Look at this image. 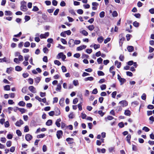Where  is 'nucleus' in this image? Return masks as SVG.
Returning a JSON list of instances; mask_svg holds the SVG:
<instances>
[{
	"mask_svg": "<svg viewBox=\"0 0 154 154\" xmlns=\"http://www.w3.org/2000/svg\"><path fill=\"white\" fill-rule=\"evenodd\" d=\"M118 79L121 83V85H122L126 81L125 79L122 78L119 75H118Z\"/></svg>",
	"mask_w": 154,
	"mask_h": 154,
	"instance_id": "4",
	"label": "nucleus"
},
{
	"mask_svg": "<svg viewBox=\"0 0 154 154\" xmlns=\"http://www.w3.org/2000/svg\"><path fill=\"white\" fill-rule=\"evenodd\" d=\"M39 10V8L36 6H34L32 10L33 11L36 12L37 11Z\"/></svg>",
	"mask_w": 154,
	"mask_h": 154,
	"instance_id": "29",
	"label": "nucleus"
},
{
	"mask_svg": "<svg viewBox=\"0 0 154 154\" xmlns=\"http://www.w3.org/2000/svg\"><path fill=\"white\" fill-rule=\"evenodd\" d=\"M133 25L136 27H138L139 26V23L138 22L135 21L133 23Z\"/></svg>",
	"mask_w": 154,
	"mask_h": 154,
	"instance_id": "50",
	"label": "nucleus"
},
{
	"mask_svg": "<svg viewBox=\"0 0 154 154\" xmlns=\"http://www.w3.org/2000/svg\"><path fill=\"white\" fill-rule=\"evenodd\" d=\"M114 69V66H112L109 69V71L111 73L113 76L115 74V71H113Z\"/></svg>",
	"mask_w": 154,
	"mask_h": 154,
	"instance_id": "15",
	"label": "nucleus"
},
{
	"mask_svg": "<svg viewBox=\"0 0 154 154\" xmlns=\"http://www.w3.org/2000/svg\"><path fill=\"white\" fill-rule=\"evenodd\" d=\"M61 119L60 118L56 120V121L55 122V124L58 127H60V122H61Z\"/></svg>",
	"mask_w": 154,
	"mask_h": 154,
	"instance_id": "13",
	"label": "nucleus"
},
{
	"mask_svg": "<svg viewBox=\"0 0 154 154\" xmlns=\"http://www.w3.org/2000/svg\"><path fill=\"white\" fill-rule=\"evenodd\" d=\"M57 59H60L61 58L63 61H64L66 58V56L65 55L63 54V53L60 52L57 55Z\"/></svg>",
	"mask_w": 154,
	"mask_h": 154,
	"instance_id": "2",
	"label": "nucleus"
},
{
	"mask_svg": "<svg viewBox=\"0 0 154 154\" xmlns=\"http://www.w3.org/2000/svg\"><path fill=\"white\" fill-rule=\"evenodd\" d=\"M61 127L62 129H64L67 128V126H66L65 124L63 122L61 123Z\"/></svg>",
	"mask_w": 154,
	"mask_h": 154,
	"instance_id": "28",
	"label": "nucleus"
},
{
	"mask_svg": "<svg viewBox=\"0 0 154 154\" xmlns=\"http://www.w3.org/2000/svg\"><path fill=\"white\" fill-rule=\"evenodd\" d=\"M29 90L32 92L35 93L36 92L35 88L33 86H31L28 88Z\"/></svg>",
	"mask_w": 154,
	"mask_h": 154,
	"instance_id": "9",
	"label": "nucleus"
},
{
	"mask_svg": "<svg viewBox=\"0 0 154 154\" xmlns=\"http://www.w3.org/2000/svg\"><path fill=\"white\" fill-rule=\"evenodd\" d=\"M18 110L21 112L22 113H25L26 110L24 108H18Z\"/></svg>",
	"mask_w": 154,
	"mask_h": 154,
	"instance_id": "38",
	"label": "nucleus"
},
{
	"mask_svg": "<svg viewBox=\"0 0 154 154\" xmlns=\"http://www.w3.org/2000/svg\"><path fill=\"white\" fill-rule=\"evenodd\" d=\"M64 98H62L60 101V105H63V103L64 101Z\"/></svg>",
	"mask_w": 154,
	"mask_h": 154,
	"instance_id": "54",
	"label": "nucleus"
},
{
	"mask_svg": "<svg viewBox=\"0 0 154 154\" xmlns=\"http://www.w3.org/2000/svg\"><path fill=\"white\" fill-rule=\"evenodd\" d=\"M42 150L44 152H45L47 151V146L45 145H44L43 146L42 148Z\"/></svg>",
	"mask_w": 154,
	"mask_h": 154,
	"instance_id": "59",
	"label": "nucleus"
},
{
	"mask_svg": "<svg viewBox=\"0 0 154 154\" xmlns=\"http://www.w3.org/2000/svg\"><path fill=\"white\" fill-rule=\"evenodd\" d=\"M87 28L90 31L93 30L94 28V26L93 25H91L88 26Z\"/></svg>",
	"mask_w": 154,
	"mask_h": 154,
	"instance_id": "23",
	"label": "nucleus"
},
{
	"mask_svg": "<svg viewBox=\"0 0 154 154\" xmlns=\"http://www.w3.org/2000/svg\"><path fill=\"white\" fill-rule=\"evenodd\" d=\"M23 121L22 120H20L19 121H17L15 125L17 126H20L21 125H23Z\"/></svg>",
	"mask_w": 154,
	"mask_h": 154,
	"instance_id": "11",
	"label": "nucleus"
},
{
	"mask_svg": "<svg viewBox=\"0 0 154 154\" xmlns=\"http://www.w3.org/2000/svg\"><path fill=\"white\" fill-rule=\"evenodd\" d=\"M78 101V100L77 98H75L73 101V103L74 104H76Z\"/></svg>",
	"mask_w": 154,
	"mask_h": 154,
	"instance_id": "64",
	"label": "nucleus"
},
{
	"mask_svg": "<svg viewBox=\"0 0 154 154\" xmlns=\"http://www.w3.org/2000/svg\"><path fill=\"white\" fill-rule=\"evenodd\" d=\"M113 119H114V118L113 117H112V116H107V118H105V120L106 121H107V119H108L109 120H111Z\"/></svg>",
	"mask_w": 154,
	"mask_h": 154,
	"instance_id": "34",
	"label": "nucleus"
},
{
	"mask_svg": "<svg viewBox=\"0 0 154 154\" xmlns=\"http://www.w3.org/2000/svg\"><path fill=\"white\" fill-rule=\"evenodd\" d=\"M61 69L62 72H66L67 69L65 66H62L61 67Z\"/></svg>",
	"mask_w": 154,
	"mask_h": 154,
	"instance_id": "43",
	"label": "nucleus"
},
{
	"mask_svg": "<svg viewBox=\"0 0 154 154\" xmlns=\"http://www.w3.org/2000/svg\"><path fill=\"white\" fill-rule=\"evenodd\" d=\"M105 12L103 11H101L100 13L99 14L100 17V18H103L105 16Z\"/></svg>",
	"mask_w": 154,
	"mask_h": 154,
	"instance_id": "31",
	"label": "nucleus"
},
{
	"mask_svg": "<svg viewBox=\"0 0 154 154\" xmlns=\"http://www.w3.org/2000/svg\"><path fill=\"white\" fill-rule=\"evenodd\" d=\"M45 136V134H41L39 135H38L37 136V137L38 138H42L44 137Z\"/></svg>",
	"mask_w": 154,
	"mask_h": 154,
	"instance_id": "44",
	"label": "nucleus"
},
{
	"mask_svg": "<svg viewBox=\"0 0 154 154\" xmlns=\"http://www.w3.org/2000/svg\"><path fill=\"white\" fill-rule=\"evenodd\" d=\"M97 61L98 63L100 64L102 63L103 59L101 57H100L99 58L97 59Z\"/></svg>",
	"mask_w": 154,
	"mask_h": 154,
	"instance_id": "40",
	"label": "nucleus"
},
{
	"mask_svg": "<svg viewBox=\"0 0 154 154\" xmlns=\"http://www.w3.org/2000/svg\"><path fill=\"white\" fill-rule=\"evenodd\" d=\"M94 78L91 76L85 78L84 79V80L85 81H92L94 80Z\"/></svg>",
	"mask_w": 154,
	"mask_h": 154,
	"instance_id": "18",
	"label": "nucleus"
},
{
	"mask_svg": "<svg viewBox=\"0 0 154 154\" xmlns=\"http://www.w3.org/2000/svg\"><path fill=\"white\" fill-rule=\"evenodd\" d=\"M142 130L146 132H148L149 131V129L147 127L145 126L143 128Z\"/></svg>",
	"mask_w": 154,
	"mask_h": 154,
	"instance_id": "41",
	"label": "nucleus"
},
{
	"mask_svg": "<svg viewBox=\"0 0 154 154\" xmlns=\"http://www.w3.org/2000/svg\"><path fill=\"white\" fill-rule=\"evenodd\" d=\"M14 62H15V63H20L18 59L17 58H14Z\"/></svg>",
	"mask_w": 154,
	"mask_h": 154,
	"instance_id": "57",
	"label": "nucleus"
},
{
	"mask_svg": "<svg viewBox=\"0 0 154 154\" xmlns=\"http://www.w3.org/2000/svg\"><path fill=\"white\" fill-rule=\"evenodd\" d=\"M60 114V112L59 109L57 108L56 109L54 112L55 115L57 116H59Z\"/></svg>",
	"mask_w": 154,
	"mask_h": 154,
	"instance_id": "16",
	"label": "nucleus"
},
{
	"mask_svg": "<svg viewBox=\"0 0 154 154\" xmlns=\"http://www.w3.org/2000/svg\"><path fill=\"white\" fill-rule=\"evenodd\" d=\"M73 83L75 86H78L79 85V83L78 80H74L73 81Z\"/></svg>",
	"mask_w": 154,
	"mask_h": 154,
	"instance_id": "30",
	"label": "nucleus"
},
{
	"mask_svg": "<svg viewBox=\"0 0 154 154\" xmlns=\"http://www.w3.org/2000/svg\"><path fill=\"white\" fill-rule=\"evenodd\" d=\"M83 11L82 9H78L77 10V12L79 14H82L83 13Z\"/></svg>",
	"mask_w": 154,
	"mask_h": 154,
	"instance_id": "52",
	"label": "nucleus"
},
{
	"mask_svg": "<svg viewBox=\"0 0 154 154\" xmlns=\"http://www.w3.org/2000/svg\"><path fill=\"white\" fill-rule=\"evenodd\" d=\"M80 33L85 36H87L88 35V32L85 30H83L80 32Z\"/></svg>",
	"mask_w": 154,
	"mask_h": 154,
	"instance_id": "26",
	"label": "nucleus"
},
{
	"mask_svg": "<svg viewBox=\"0 0 154 154\" xmlns=\"http://www.w3.org/2000/svg\"><path fill=\"white\" fill-rule=\"evenodd\" d=\"M54 63L58 66H60L61 64V63L59 60H54Z\"/></svg>",
	"mask_w": 154,
	"mask_h": 154,
	"instance_id": "36",
	"label": "nucleus"
},
{
	"mask_svg": "<svg viewBox=\"0 0 154 154\" xmlns=\"http://www.w3.org/2000/svg\"><path fill=\"white\" fill-rule=\"evenodd\" d=\"M11 141H8L7 142L6 145L8 147H10L11 146Z\"/></svg>",
	"mask_w": 154,
	"mask_h": 154,
	"instance_id": "49",
	"label": "nucleus"
},
{
	"mask_svg": "<svg viewBox=\"0 0 154 154\" xmlns=\"http://www.w3.org/2000/svg\"><path fill=\"white\" fill-rule=\"evenodd\" d=\"M32 138V136L29 134H26L25 136V139L27 141L30 140Z\"/></svg>",
	"mask_w": 154,
	"mask_h": 154,
	"instance_id": "12",
	"label": "nucleus"
},
{
	"mask_svg": "<svg viewBox=\"0 0 154 154\" xmlns=\"http://www.w3.org/2000/svg\"><path fill=\"white\" fill-rule=\"evenodd\" d=\"M110 40L111 38H107L104 40V42L105 44H106L108 42H109L110 41Z\"/></svg>",
	"mask_w": 154,
	"mask_h": 154,
	"instance_id": "39",
	"label": "nucleus"
},
{
	"mask_svg": "<svg viewBox=\"0 0 154 154\" xmlns=\"http://www.w3.org/2000/svg\"><path fill=\"white\" fill-rule=\"evenodd\" d=\"M92 51V50L91 49H87L86 50V52L88 54H91Z\"/></svg>",
	"mask_w": 154,
	"mask_h": 154,
	"instance_id": "61",
	"label": "nucleus"
},
{
	"mask_svg": "<svg viewBox=\"0 0 154 154\" xmlns=\"http://www.w3.org/2000/svg\"><path fill=\"white\" fill-rule=\"evenodd\" d=\"M112 16L114 17H116L118 16V13L116 11H114L112 13Z\"/></svg>",
	"mask_w": 154,
	"mask_h": 154,
	"instance_id": "42",
	"label": "nucleus"
},
{
	"mask_svg": "<svg viewBox=\"0 0 154 154\" xmlns=\"http://www.w3.org/2000/svg\"><path fill=\"white\" fill-rule=\"evenodd\" d=\"M119 104L122 107H125L128 105V102L125 100H123L119 102Z\"/></svg>",
	"mask_w": 154,
	"mask_h": 154,
	"instance_id": "3",
	"label": "nucleus"
},
{
	"mask_svg": "<svg viewBox=\"0 0 154 154\" xmlns=\"http://www.w3.org/2000/svg\"><path fill=\"white\" fill-rule=\"evenodd\" d=\"M81 41L79 40H75L74 41L75 45H78L80 43Z\"/></svg>",
	"mask_w": 154,
	"mask_h": 154,
	"instance_id": "58",
	"label": "nucleus"
},
{
	"mask_svg": "<svg viewBox=\"0 0 154 154\" xmlns=\"http://www.w3.org/2000/svg\"><path fill=\"white\" fill-rule=\"evenodd\" d=\"M52 120L51 119H49L48 120L46 123V125L47 126H50L52 125Z\"/></svg>",
	"mask_w": 154,
	"mask_h": 154,
	"instance_id": "22",
	"label": "nucleus"
},
{
	"mask_svg": "<svg viewBox=\"0 0 154 154\" xmlns=\"http://www.w3.org/2000/svg\"><path fill=\"white\" fill-rule=\"evenodd\" d=\"M16 132L18 136H20L21 135L22 133L20 130H17L16 131Z\"/></svg>",
	"mask_w": 154,
	"mask_h": 154,
	"instance_id": "56",
	"label": "nucleus"
},
{
	"mask_svg": "<svg viewBox=\"0 0 154 154\" xmlns=\"http://www.w3.org/2000/svg\"><path fill=\"white\" fill-rule=\"evenodd\" d=\"M97 74L99 76H102L104 75V73L102 71H98Z\"/></svg>",
	"mask_w": 154,
	"mask_h": 154,
	"instance_id": "37",
	"label": "nucleus"
},
{
	"mask_svg": "<svg viewBox=\"0 0 154 154\" xmlns=\"http://www.w3.org/2000/svg\"><path fill=\"white\" fill-rule=\"evenodd\" d=\"M119 37H120L119 40L120 41H123L124 40V38L122 37V34H121L119 35Z\"/></svg>",
	"mask_w": 154,
	"mask_h": 154,
	"instance_id": "45",
	"label": "nucleus"
},
{
	"mask_svg": "<svg viewBox=\"0 0 154 154\" xmlns=\"http://www.w3.org/2000/svg\"><path fill=\"white\" fill-rule=\"evenodd\" d=\"M29 130V129L28 126H26L24 128V131L25 132H27Z\"/></svg>",
	"mask_w": 154,
	"mask_h": 154,
	"instance_id": "51",
	"label": "nucleus"
},
{
	"mask_svg": "<svg viewBox=\"0 0 154 154\" xmlns=\"http://www.w3.org/2000/svg\"><path fill=\"white\" fill-rule=\"evenodd\" d=\"M30 19V17L28 16H25V19L26 21H27Z\"/></svg>",
	"mask_w": 154,
	"mask_h": 154,
	"instance_id": "53",
	"label": "nucleus"
},
{
	"mask_svg": "<svg viewBox=\"0 0 154 154\" xmlns=\"http://www.w3.org/2000/svg\"><path fill=\"white\" fill-rule=\"evenodd\" d=\"M124 114L127 116H130L131 114V112L129 110H125Z\"/></svg>",
	"mask_w": 154,
	"mask_h": 154,
	"instance_id": "19",
	"label": "nucleus"
},
{
	"mask_svg": "<svg viewBox=\"0 0 154 154\" xmlns=\"http://www.w3.org/2000/svg\"><path fill=\"white\" fill-rule=\"evenodd\" d=\"M63 135V132L61 130L58 131L57 132V136L58 139H60Z\"/></svg>",
	"mask_w": 154,
	"mask_h": 154,
	"instance_id": "6",
	"label": "nucleus"
},
{
	"mask_svg": "<svg viewBox=\"0 0 154 154\" xmlns=\"http://www.w3.org/2000/svg\"><path fill=\"white\" fill-rule=\"evenodd\" d=\"M118 126L120 128H122L124 127V124L122 122H121L119 123Z\"/></svg>",
	"mask_w": 154,
	"mask_h": 154,
	"instance_id": "55",
	"label": "nucleus"
},
{
	"mask_svg": "<svg viewBox=\"0 0 154 154\" xmlns=\"http://www.w3.org/2000/svg\"><path fill=\"white\" fill-rule=\"evenodd\" d=\"M35 82L37 83H38L39 82L40 80V79L39 77H37L35 79Z\"/></svg>",
	"mask_w": 154,
	"mask_h": 154,
	"instance_id": "63",
	"label": "nucleus"
},
{
	"mask_svg": "<svg viewBox=\"0 0 154 154\" xmlns=\"http://www.w3.org/2000/svg\"><path fill=\"white\" fill-rule=\"evenodd\" d=\"M12 14V12L10 11H6L5 12V14L6 16H11Z\"/></svg>",
	"mask_w": 154,
	"mask_h": 154,
	"instance_id": "14",
	"label": "nucleus"
},
{
	"mask_svg": "<svg viewBox=\"0 0 154 154\" xmlns=\"http://www.w3.org/2000/svg\"><path fill=\"white\" fill-rule=\"evenodd\" d=\"M134 49L133 47L131 46H128L127 47V49L129 52H132L133 51Z\"/></svg>",
	"mask_w": 154,
	"mask_h": 154,
	"instance_id": "20",
	"label": "nucleus"
},
{
	"mask_svg": "<svg viewBox=\"0 0 154 154\" xmlns=\"http://www.w3.org/2000/svg\"><path fill=\"white\" fill-rule=\"evenodd\" d=\"M30 44L29 42H27L25 43L24 46L25 47H27L30 46Z\"/></svg>",
	"mask_w": 154,
	"mask_h": 154,
	"instance_id": "46",
	"label": "nucleus"
},
{
	"mask_svg": "<svg viewBox=\"0 0 154 154\" xmlns=\"http://www.w3.org/2000/svg\"><path fill=\"white\" fill-rule=\"evenodd\" d=\"M66 140L68 142L69 144H71L73 143V139L72 138H68L66 139Z\"/></svg>",
	"mask_w": 154,
	"mask_h": 154,
	"instance_id": "17",
	"label": "nucleus"
},
{
	"mask_svg": "<svg viewBox=\"0 0 154 154\" xmlns=\"http://www.w3.org/2000/svg\"><path fill=\"white\" fill-rule=\"evenodd\" d=\"M61 88V86L60 84H58L57 85V87L56 88V90L57 91H60V90Z\"/></svg>",
	"mask_w": 154,
	"mask_h": 154,
	"instance_id": "32",
	"label": "nucleus"
},
{
	"mask_svg": "<svg viewBox=\"0 0 154 154\" xmlns=\"http://www.w3.org/2000/svg\"><path fill=\"white\" fill-rule=\"evenodd\" d=\"M25 103L23 101H20L18 103V105L20 106H24L25 105Z\"/></svg>",
	"mask_w": 154,
	"mask_h": 154,
	"instance_id": "25",
	"label": "nucleus"
},
{
	"mask_svg": "<svg viewBox=\"0 0 154 154\" xmlns=\"http://www.w3.org/2000/svg\"><path fill=\"white\" fill-rule=\"evenodd\" d=\"M131 138V135L130 134H128L126 137L127 141L129 143H130V140Z\"/></svg>",
	"mask_w": 154,
	"mask_h": 154,
	"instance_id": "27",
	"label": "nucleus"
},
{
	"mask_svg": "<svg viewBox=\"0 0 154 154\" xmlns=\"http://www.w3.org/2000/svg\"><path fill=\"white\" fill-rule=\"evenodd\" d=\"M92 5L93 6L92 7V9L94 10H96L97 9V6L99 5V4L96 2H94L92 3Z\"/></svg>",
	"mask_w": 154,
	"mask_h": 154,
	"instance_id": "8",
	"label": "nucleus"
},
{
	"mask_svg": "<svg viewBox=\"0 0 154 154\" xmlns=\"http://www.w3.org/2000/svg\"><path fill=\"white\" fill-rule=\"evenodd\" d=\"M115 64L118 68H119L121 66V63L120 62H118L117 60H116L115 61Z\"/></svg>",
	"mask_w": 154,
	"mask_h": 154,
	"instance_id": "21",
	"label": "nucleus"
},
{
	"mask_svg": "<svg viewBox=\"0 0 154 154\" xmlns=\"http://www.w3.org/2000/svg\"><path fill=\"white\" fill-rule=\"evenodd\" d=\"M86 47V46L85 45H81L77 48V50L78 51H80L83 49H85Z\"/></svg>",
	"mask_w": 154,
	"mask_h": 154,
	"instance_id": "10",
	"label": "nucleus"
},
{
	"mask_svg": "<svg viewBox=\"0 0 154 154\" xmlns=\"http://www.w3.org/2000/svg\"><path fill=\"white\" fill-rule=\"evenodd\" d=\"M49 35V33L48 32H45L44 34H42L40 35V37L42 39L43 38H46L47 37H48Z\"/></svg>",
	"mask_w": 154,
	"mask_h": 154,
	"instance_id": "7",
	"label": "nucleus"
},
{
	"mask_svg": "<svg viewBox=\"0 0 154 154\" xmlns=\"http://www.w3.org/2000/svg\"><path fill=\"white\" fill-rule=\"evenodd\" d=\"M97 40L99 43H101L103 40V38L102 36L98 38Z\"/></svg>",
	"mask_w": 154,
	"mask_h": 154,
	"instance_id": "24",
	"label": "nucleus"
},
{
	"mask_svg": "<svg viewBox=\"0 0 154 154\" xmlns=\"http://www.w3.org/2000/svg\"><path fill=\"white\" fill-rule=\"evenodd\" d=\"M15 69L17 71H20L22 70V68L19 66H17L15 67Z\"/></svg>",
	"mask_w": 154,
	"mask_h": 154,
	"instance_id": "33",
	"label": "nucleus"
},
{
	"mask_svg": "<svg viewBox=\"0 0 154 154\" xmlns=\"http://www.w3.org/2000/svg\"><path fill=\"white\" fill-rule=\"evenodd\" d=\"M4 90L6 91H9L10 90V86L8 85H6L4 87Z\"/></svg>",
	"mask_w": 154,
	"mask_h": 154,
	"instance_id": "35",
	"label": "nucleus"
},
{
	"mask_svg": "<svg viewBox=\"0 0 154 154\" xmlns=\"http://www.w3.org/2000/svg\"><path fill=\"white\" fill-rule=\"evenodd\" d=\"M68 44L70 47H72L74 46V40L72 39H70L68 42Z\"/></svg>",
	"mask_w": 154,
	"mask_h": 154,
	"instance_id": "5",
	"label": "nucleus"
},
{
	"mask_svg": "<svg viewBox=\"0 0 154 154\" xmlns=\"http://www.w3.org/2000/svg\"><path fill=\"white\" fill-rule=\"evenodd\" d=\"M69 12L72 15H75V13L73 9H71L69 10Z\"/></svg>",
	"mask_w": 154,
	"mask_h": 154,
	"instance_id": "62",
	"label": "nucleus"
},
{
	"mask_svg": "<svg viewBox=\"0 0 154 154\" xmlns=\"http://www.w3.org/2000/svg\"><path fill=\"white\" fill-rule=\"evenodd\" d=\"M117 94V92L116 91L113 92L112 94V97L113 98H115Z\"/></svg>",
	"mask_w": 154,
	"mask_h": 154,
	"instance_id": "47",
	"label": "nucleus"
},
{
	"mask_svg": "<svg viewBox=\"0 0 154 154\" xmlns=\"http://www.w3.org/2000/svg\"><path fill=\"white\" fill-rule=\"evenodd\" d=\"M20 8L21 10L23 11H26L28 9L26 6V3L24 1L21 2Z\"/></svg>",
	"mask_w": 154,
	"mask_h": 154,
	"instance_id": "1",
	"label": "nucleus"
},
{
	"mask_svg": "<svg viewBox=\"0 0 154 154\" xmlns=\"http://www.w3.org/2000/svg\"><path fill=\"white\" fill-rule=\"evenodd\" d=\"M94 48L95 49H98L100 47V45H99L95 44L94 46Z\"/></svg>",
	"mask_w": 154,
	"mask_h": 154,
	"instance_id": "60",
	"label": "nucleus"
},
{
	"mask_svg": "<svg viewBox=\"0 0 154 154\" xmlns=\"http://www.w3.org/2000/svg\"><path fill=\"white\" fill-rule=\"evenodd\" d=\"M100 87L102 90H103L106 89V86L105 85H102L100 86Z\"/></svg>",
	"mask_w": 154,
	"mask_h": 154,
	"instance_id": "48",
	"label": "nucleus"
}]
</instances>
